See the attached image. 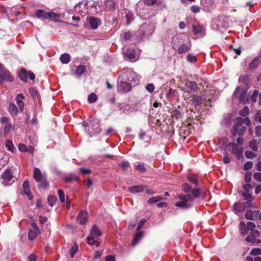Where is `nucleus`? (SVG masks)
Segmentation results:
<instances>
[{"label":"nucleus","instance_id":"nucleus-10","mask_svg":"<svg viewBox=\"0 0 261 261\" xmlns=\"http://www.w3.org/2000/svg\"><path fill=\"white\" fill-rule=\"evenodd\" d=\"M202 10L206 12H211L214 9L213 0H201Z\"/></svg>","mask_w":261,"mask_h":261},{"label":"nucleus","instance_id":"nucleus-55","mask_svg":"<svg viewBox=\"0 0 261 261\" xmlns=\"http://www.w3.org/2000/svg\"><path fill=\"white\" fill-rule=\"evenodd\" d=\"M29 92L33 97H35L38 94L37 90L33 87H31L29 89Z\"/></svg>","mask_w":261,"mask_h":261},{"label":"nucleus","instance_id":"nucleus-28","mask_svg":"<svg viewBox=\"0 0 261 261\" xmlns=\"http://www.w3.org/2000/svg\"><path fill=\"white\" fill-rule=\"evenodd\" d=\"M86 68L85 66L81 65L77 67L75 69V73L77 75H81L84 73L86 71Z\"/></svg>","mask_w":261,"mask_h":261},{"label":"nucleus","instance_id":"nucleus-21","mask_svg":"<svg viewBox=\"0 0 261 261\" xmlns=\"http://www.w3.org/2000/svg\"><path fill=\"white\" fill-rule=\"evenodd\" d=\"M9 111L11 115H17L18 113V108L16 106L13 102L9 103Z\"/></svg>","mask_w":261,"mask_h":261},{"label":"nucleus","instance_id":"nucleus-44","mask_svg":"<svg viewBox=\"0 0 261 261\" xmlns=\"http://www.w3.org/2000/svg\"><path fill=\"white\" fill-rule=\"evenodd\" d=\"M78 246L77 244L75 243L74 245L71 247L70 250V253L71 256L73 257L74 255V254L77 252L78 250Z\"/></svg>","mask_w":261,"mask_h":261},{"label":"nucleus","instance_id":"nucleus-9","mask_svg":"<svg viewBox=\"0 0 261 261\" xmlns=\"http://www.w3.org/2000/svg\"><path fill=\"white\" fill-rule=\"evenodd\" d=\"M101 234V231L98 229V227L96 225H94L90 230V236L86 238L87 242H90L92 239L100 237Z\"/></svg>","mask_w":261,"mask_h":261},{"label":"nucleus","instance_id":"nucleus-63","mask_svg":"<svg viewBox=\"0 0 261 261\" xmlns=\"http://www.w3.org/2000/svg\"><path fill=\"white\" fill-rule=\"evenodd\" d=\"M144 2L148 6H153L156 3V0H144Z\"/></svg>","mask_w":261,"mask_h":261},{"label":"nucleus","instance_id":"nucleus-34","mask_svg":"<svg viewBox=\"0 0 261 261\" xmlns=\"http://www.w3.org/2000/svg\"><path fill=\"white\" fill-rule=\"evenodd\" d=\"M188 180L192 184L197 186L198 185V181L195 175H189L188 176Z\"/></svg>","mask_w":261,"mask_h":261},{"label":"nucleus","instance_id":"nucleus-50","mask_svg":"<svg viewBox=\"0 0 261 261\" xmlns=\"http://www.w3.org/2000/svg\"><path fill=\"white\" fill-rule=\"evenodd\" d=\"M22 187H23L24 192L25 191H27L28 190H30V184H29V181H28V180L24 181L22 184Z\"/></svg>","mask_w":261,"mask_h":261},{"label":"nucleus","instance_id":"nucleus-59","mask_svg":"<svg viewBox=\"0 0 261 261\" xmlns=\"http://www.w3.org/2000/svg\"><path fill=\"white\" fill-rule=\"evenodd\" d=\"M18 149L20 151L26 152L27 151V146L23 144H19Z\"/></svg>","mask_w":261,"mask_h":261},{"label":"nucleus","instance_id":"nucleus-60","mask_svg":"<svg viewBox=\"0 0 261 261\" xmlns=\"http://www.w3.org/2000/svg\"><path fill=\"white\" fill-rule=\"evenodd\" d=\"M255 133L257 137L261 136V126H257L255 129Z\"/></svg>","mask_w":261,"mask_h":261},{"label":"nucleus","instance_id":"nucleus-62","mask_svg":"<svg viewBox=\"0 0 261 261\" xmlns=\"http://www.w3.org/2000/svg\"><path fill=\"white\" fill-rule=\"evenodd\" d=\"M247 227L249 230H253L254 228L255 227V225L252 222H249L247 224Z\"/></svg>","mask_w":261,"mask_h":261},{"label":"nucleus","instance_id":"nucleus-45","mask_svg":"<svg viewBox=\"0 0 261 261\" xmlns=\"http://www.w3.org/2000/svg\"><path fill=\"white\" fill-rule=\"evenodd\" d=\"M243 197L246 200H249L250 201L253 200L254 199V197L253 196L249 193V192H244L242 194Z\"/></svg>","mask_w":261,"mask_h":261},{"label":"nucleus","instance_id":"nucleus-4","mask_svg":"<svg viewBox=\"0 0 261 261\" xmlns=\"http://www.w3.org/2000/svg\"><path fill=\"white\" fill-rule=\"evenodd\" d=\"M36 16L41 19H49L55 22L59 21L58 18L60 17V14L54 13L53 12H46L42 10H37L36 11Z\"/></svg>","mask_w":261,"mask_h":261},{"label":"nucleus","instance_id":"nucleus-42","mask_svg":"<svg viewBox=\"0 0 261 261\" xmlns=\"http://www.w3.org/2000/svg\"><path fill=\"white\" fill-rule=\"evenodd\" d=\"M58 194L60 201L61 202H64L65 201V195H64V191L61 189H59L58 191Z\"/></svg>","mask_w":261,"mask_h":261},{"label":"nucleus","instance_id":"nucleus-25","mask_svg":"<svg viewBox=\"0 0 261 261\" xmlns=\"http://www.w3.org/2000/svg\"><path fill=\"white\" fill-rule=\"evenodd\" d=\"M192 102L195 106L200 105L202 102V99L199 95H194L192 97Z\"/></svg>","mask_w":261,"mask_h":261},{"label":"nucleus","instance_id":"nucleus-39","mask_svg":"<svg viewBox=\"0 0 261 261\" xmlns=\"http://www.w3.org/2000/svg\"><path fill=\"white\" fill-rule=\"evenodd\" d=\"M56 197L53 195H49L47 198V202L49 205L53 206L56 201Z\"/></svg>","mask_w":261,"mask_h":261},{"label":"nucleus","instance_id":"nucleus-14","mask_svg":"<svg viewBox=\"0 0 261 261\" xmlns=\"http://www.w3.org/2000/svg\"><path fill=\"white\" fill-rule=\"evenodd\" d=\"M191 47V45L190 42L187 43H182L180 45L177 51L178 54H181L188 52Z\"/></svg>","mask_w":261,"mask_h":261},{"label":"nucleus","instance_id":"nucleus-53","mask_svg":"<svg viewBox=\"0 0 261 261\" xmlns=\"http://www.w3.org/2000/svg\"><path fill=\"white\" fill-rule=\"evenodd\" d=\"M128 80L129 82L134 81L135 83L138 82V80L136 77V76H135V75L134 73H129V76H128Z\"/></svg>","mask_w":261,"mask_h":261},{"label":"nucleus","instance_id":"nucleus-23","mask_svg":"<svg viewBox=\"0 0 261 261\" xmlns=\"http://www.w3.org/2000/svg\"><path fill=\"white\" fill-rule=\"evenodd\" d=\"M60 61L63 64H67L70 61V56L68 54H63L60 57Z\"/></svg>","mask_w":261,"mask_h":261},{"label":"nucleus","instance_id":"nucleus-48","mask_svg":"<svg viewBox=\"0 0 261 261\" xmlns=\"http://www.w3.org/2000/svg\"><path fill=\"white\" fill-rule=\"evenodd\" d=\"M253 162L251 161L247 162L244 166V170L248 171L251 169L253 166Z\"/></svg>","mask_w":261,"mask_h":261},{"label":"nucleus","instance_id":"nucleus-49","mask_svg":"<svg viewBox=\"0 0 261 261\" xmlns=\"http://www.w3.org/2000/svg\"><path fill=\"white\" fill-rule=\"evenodd\" d=\"M119 166L122 168L123 170H126L129 166V163L127 161H123L121 164H119Z\"/></svg>","mask_w":261,"mask_h":261},{"label":"nucleus","instance_id":"nucleus-38","mask_svg":"<svg viewBox=\"0 0 261 261\" xmlns=\"http://www.w3.org/2000/svg\"><path fill=\"white\" fill-rule=\"evenodd\" d=\"M92 127L94 132L93 134H99L101 132V128H99L98 122L92 124Z\"/></svg>","mask_w":261,"mask_h":261},{"label":"nucleus","instance_id":"nucleus-7","mask_svg":"<svg viewBox=\"0 0 261 261\" xmlns=\"http://www.w3.org/2000/svg\"><path fill=\"white\" fill-rule=\"evenodd\" d=\"M233 97L238 98L240 102L246 103L248 101L247 95V90L242 89L240 87H237L233 94Z\"/></svg>","mask_w":261,"mask_h":261},{"label":"nucleus","instance_id":"nucleus-8","mask_svg":"<svg viewBox=\"0 0 261 261\" xmlns=\"http://www.w3.org/2000/svg\"><path fill=\"white\" fill-rule=\"evenodd\" d=\"M0 74L1 75L3 82L4 81L12 82L14 80L13 76L11 74L10 72L5 68H2V65L0 64Z\"/></svg>","mask_w":261,"mask_h":261},{"label":"nucleus","instance_id":"nucleus-47","mask_svg":"<svg viewBox=\"0 0 261 261\" xmlns=\"http://www.w3.org/2000/svg\"><path fill=\"white\" fill-rule=\"evenodd\" d=\"M250 254L253 255L261 254V249L259 248H253L251 250Z\"/></svg>","mask_w":261,"mask_h":261},{"label":"nucleus","instance_id":"nucleus-36","mask_svg":"<svg viewBox=\"0 0 261 261\" xmlns=\"http://www.w3.org/2000/svg\"><path fill=\"white\" fill-rule=\"evenodd\" d=\"M249 113V110L247 107H245L239 112V115L242 117L247 116Z\"/></svg>","mask_w":261,"mask_h":261},{"label":"nucleus","instance_id":"nucleus-54","mask_svg":"<svg viewBox=\"0 0 261 261\" xmlns=\"http://www.w3.org/2000/svg\"><path fill=\"white\" fill-rule=\"evenodd\" d=\"M146 89L149 92L152 93L154 90V86L152 84H149L146 86Z\"/></svg>","mask_w":261,"mask_h":261},{"label":"nucleus","instance_id":"nucleus-40","mask_svg":"<svg viewBox=\"0 0 261 261\" xmlns=\"http://www.w3.org/2000/svg\"><path fill=\"white\" fill-rule=\"evenodd\" d=\"M97 95L94 93L90 94L89 95L88 98V101L90 103L95 102L97 100Z\"/></svg>","mask_w":261,"mask_h":261},{"label":"nucleus","instance_id":"nucleus-18","mask_svg":"<svg viewBox=\"0 0 261 261\" xmlns=\"http://www.w3.org/2000/svg\"><path fill=\"white\" fill-rule=\"evenodd\" d=\"M131 85L125 82H121L119 84V88L124 92H128L131 90Z\"/></svg>","mask_w":261,"mask_h":261},{"label":"nucleus","instance_id":"nucleus-56","mask_svg":"<svg viewBox=\"0 0 261 261\" xmlns=\"http://www.w3.org/2000/svg\"><path fill=\"white\" fill-rule=\"evenodd\" d=\"M146 222V220L144 219H141L138 223L137 230L138 231L140 229Z\"/></svg>","mask_w":261,"mask_h":261},{"label":"nucleus","instance_id":"nucleus-13","mask_svg":"<svg viewBox=\"0 0 261 261\" xmlns=\"http://www.w3.org/2000/svg\"><path fill=\"white\" fill-rule=\"evenodd\" d=\"M259 213V210H247L245 215V218L249 220H254Z\"/></svg>","mask_w":261,"mask_h":261},{"label":"nucleus","instance_id":"nucleus-19","mask_svg":"<svg viewBox=\"0 0 261 261\" xmlns=\"http://www.w3.org/2000/svg\"><path fill=\"white\" fill-rule=\"evenodd\" d=\"M28 71L22 68L19 72V77L20 79L24 82H27V79L28 77Z\"/></svg>","mask_w":261,"mask_h":261},{"label":"nucleus","instance_id":"nucleus-16","mask_svg":"<svg viewBox=\"0 0 261 261\" xmlns=\"http://www.w3.org/2000/svg\"><path fill=\"white\" fill-rule=\"evenodd\" d=\"M40 233L39 229H30L28 232V238L31 241L35 239L38 235Z\"/></svg>","mask_w":261,"mask_h":261},{"label":"nucleus","instance_id":"nucleus-32","mask_svg":"<svg viewBox=\"0 0 261 261\" xmlns=\"http://www.w3.org/2000/svg\"><path fill=\"white\" fill-rule=\"evenodd\" d=\"M134 169L141 172H145L147 170L146 168L144 166L143 164H139L134 165Z\"/></svg>","mask_w":261,"mask_h":261},{"label":"nucleus","instance_id":"nucleus-12","mask_svg":"<svg viewBox=\"0 0 261 261\" xmlns=\"http://www.w3.org/2000/svg\"><path fill=\"white\" fill-rule=\"evenodd\" d=\"M89 24L92 29H97L101 24V20L95 17H90L89 18Z\"/></svg>","mask_w":261,"mask_h":261},{"label":"nucleus","instance_id":"nucleus-46","mask_svg":"<svg viewBox=\"0 0 261 261\" xmlns=\"http://www.w3.org/2000/svg\"><path fill=\"white\" fill-rule=\"evenodd\" d=\"M79 180L78 176L76 175H71L65 178L66 182H69L73 181H77Z\"/></svg>","mask_w":261,"mask_h":261},{"label":"nucleus","instance_id":"nucleus-30","mask_svg":"<svg viewBox=\"0 0 261 261\" xmlns=\"http://www.w3.org/2000/svg\"><path fill=\"white\" fill-rule=\"evenodd\" d=\"M259 63L258 58H256L253 60V61L250 64V69L251 70H254L256 69L258 66Z\"/></svg>","mask_w":261,"mask_h":261},{"label":"nucleus","instance_id":"nucleus-15","mask_svg":"<svg viewBox=\"0 0 261 261\" xmlns=\"http://www.w3.org/2000/svg\"><path fill=\"white\" fill-rule=\"evenodd\" d=\"M145 188V186L143 185L133 186L128 188V191L133 194L140 193L142 192Z\"/></svg>","mask_w":261,"mask_h":261},{"label":"nucleus","instance_id":"nucleus-17","mask_svg":"<svg viewBox=\"0 0 261 261\" xmlns=\"http://www.w3.org/2000/svg\"><path fill=\"white\" fill-rule=\"evenodd\" d=\"M186 86L189 89V91L190 92H194L198 89L197 85L195 82H188L186 84Z\"/></svg>","mask_w":261,"mask_h":261},{"label":"nucleus","instance_id":"nucleus-37","mask_svg":"<svg viewBox=\"0 0 261 261\" xmlns=\"http://www.w3.org/2000/svg\"><path fill=\"white\" fill-rule=\"evenodd\" d=\"M245 155L247 159H253L257 156V154L252 151L246 150Z\"/></svg>","mask_w":261,"mask_h":261},{"label":"nucleus","instance_id":"nucleus-24","mask_svg":"<svg viewBox=\"0 0 261 261\" xmlns=\"http://www.w3.org/2000/svg\"><path fill=\"white\" fill-rule=\"evenodd\" d=\"M233 207L234 210L237 212H243L245 211L243 203L236 202L234 203Z\"/></svg>","mask_w":261,"mask_h":261},{"label":"nucleus","instance_id":"nucleus-33","mask_svg":"<svg viewBox=\"0 0 261 261\" xmlns=\"http://www.w3.org/2000/svg\"><path fill=\"white\" fill-rule=\"evenodd\" d=\"M163 199V197L161 196H157L155 197H152L149 198L148 200V203L149 204H152L156 203Z\"/></svg>","mask_w":261,"mask_h":261},{"label":"nucleus","instance_id":"nucleus-52","mask_svg":"<svg viewBox=\"0 0 261 261\" xmlns=\"http://www.w3.org/2000/svg\"><path fill=\"white\" fill-rule=\"evenodd\" d=\"M190 10L194 13H199L200 12V8L198 6L193 5L190 7Z\"/></svg>","mask_w":261,"mask_h":261},{"label":"nucleus","instance_id":"nucleus-58","mask_svg":"<svg viewBox=\"0 0 261 261\" xmlns=\"http://www.w3.org/2000/svg\"><path fill=\"white\" fill-rule=\"evenodd\" d=\"M242 82L243 84L247 85L249 82V76L247 74L243 77Z\"/></svg>","mask_w":261,"mask_h":261},{"label":"nucleus","instance_id":"nucleus-27","mask_svg":"<svg viewBox=\"0 0 261 261\" xmlns=\"http://www.w3.org/2000/svg\"><path fill=\"white\" fill-rule=\"evenodd\" d=\"M240 229L241 231V233L242 235L245 236L248 232V230H249L246 224L244 222H241L240 224Z\"/></svg>","mask_w":261,"mask_h":261},{"label":"nucleus","instance_id":"nucleus-31","mask_svg":"<svg viewBox=\"0 0 261 261\" xmlns=\"http://www.w3.org/2000/svg\"><path fill=\"white\" fill-rule=\"evenodd\" d=\"M249 146L253 151H256L257 150L256 140L255 139H252L249 143Z\"/></svg>","mask_w":261,"mask_h":261},{"label":"nucleus","instance_id":"nucleus-41","mask_svg":"<svg viewBox=\"0 0 261 261\" xmlns=\"http://www.w3.org/2000/svg\"><path fill=\"white\" fill-rule=\"evenodd\" d=\"M259 94V91L257 90H254L251 96L250 99L252 102H255L256 101V98Z\"/></svg>","mask_w":261,"mask_h":261},{"label":"nucleus","instance_id":"nucleus-57","mask_svg":"<svg viewBox=\"0 0 261 261\" xmlns=\"http://www.w3.org/2000/svg\"><path fill=\"white\" fill-rule=\"evenodd\" d=\"M187 60L190 62H195L196 61L195 56H192L191 54H188L187 56Z\"/></svg>","mask_w":261,"mask_h":261},{"label":"nucleus","instance_id":"nucleus-43","mask_svg":"<svg viewBox=\"0 0 261 261\" xmlns=\"http://www.w3.org/2000/svg\"><path fill=\"white\" fill-rule=\"evenodd\" d=\"M246 241L248 242H251L252 244H254L256 243V240L253 234H250L247 237H246Z\"/></svg>","mask_w":261,"mask_h":261},{"label":"nucleus","instance_id":"nucleus-29","mask_svg":"<svg viewBox=\"0 0 261 261\" xmlns=\"http://www.w3.org/2000/svg\"><path fill=\"white\" fill-rule=\"evenodd\" d=\"M125 56L129 59H134L136 56L135 51L132 49H128L125 52Z\"/></svg>","mask_w":261,"mask_h":261},{"label":"nucleus","instance_id":"nucleus-5","mask_svg":"<svg viewBox=\"0 0 261 261\" xmlns=\"http://www.w3.org/2000/svg\"><path fill=\"white\" fill-rule=\"evenodd\" d=\"M33 176L36 181L39 183L38 185L39 188L45 189L48 186L46 175L42 174L39 168H34Z\"/></svg>","mask_w":261,"mask_h":261},{"label":"nucleus","instance_id":"nucleus-20","mask_svg":"<svg viewBox=\"0 0 261 261\" xmlns=\"http://www.w3.org/2000/svg\"><path fill=\"white\" fill-rule=\"evenodd\" d=\"M143 237V232L142 231L136 233L132 240V244L133 246H135L141 239Z\"/></svg>","mask_w":261,"mask_h":261},{"label":"nucleus","instance_id":"nucleus-64","mask_svg":"<svg viewBox=\"0 0 261 261\" xmlns=\"http://www.w3.org/2000/svg\"><path fill=\"white\" fill-rule=\"evenodd\" d=\"M253 178L259 181H261V173L256 172L253 175Z\"/></svg>","mask_w":261,"mask_h":261},{"label":"nucleus","instance_id":"nucleus-61","mask_svg":"<svg viewBox=\"0 0 261 261\" xmlns=\"http://www.w3.org/2000/svg\"><path fill=\"white\" fill-rule=\"evenodd\" d=\"M252 174L250 172H247L245 174V180L247 183H249L251 180Z\"/></svg>","mask_w":261,"mask_h":261},{"label":"nucleus","instance_id":"nucleus-22","mask_svg":"<svg viewBox=\"0 0 261 261\" xmlns=\"http://www.w3.org/2000/svg\"><path fill=\"white\" fill-rule=\"evenodd\" d=\"M229 146H231V152L233 154H236L238 159H240V156L238 153L239 152L238 149V145L236 143H231L229 144Z\"/></svg>","mask_w":261,"mask_h":261},{"label":"nucleus","instance_id":"nucleus-2","mask_svg":"<svg viewBox=\"0 0 261 261\" xmlns=\"http://www.w3.org/2000/svg\"><path fill=\"white\" fill-rule=\"evenodd\" d=\"M243 124H245L246 125H250L251 121L248 117L242 118V117H238L235 119V123L232 126L231 130V134L233 136H235L237 134L241 136L244 134L247 127L245 125L242 126Z\"/></svg>","mask_w":261,"mask_h":261},{"label":"nucleus","instance_id":"nucleus-51","mask_svg":"<svg viewBox=\"0 0 261 261\" xmlns=\"http://www.w3.org/2000/svg\"><path fill=\"white\" fill-rule=\"evenodd\" d=\"M172 116L176 119H179V118H180L181 117L182 113L180 111H179L175 110Z\"/></svg>","mask_w":261,"mask_h":261},{"label":"nucleus","instance_id":"nucleus-26","mask_svg":"<svg viewBox=\"0 0 261 261\" xmlns=\"http://www.w3.org/2000/svg\"><path fill=\"white\" fill-rule=\"evenodd\" d=\"M203 27L199 24L193 25V32L194 35H197L202 31Z\"/></svg>","mask_w":261,"mask_h":261},{"label":"nucleus","instance_id":"nucleus-11","mask_svg":"<svg viewBox=\"0 0 261 261\" xmlns=\"http://www.w3.org/2000/svg\"><path fill=\"white\" fill-rule=\"evenodd\" d=\"M88 218V214L86 211L82 210L80 211L77 216V221L82 225H84L86 223Z\"/></svg>","mask_w":261,"mask_h":261},{"label":"nucleus","instance_id":"nucleus-1","mask_svg":"<svg viewBox=\"0 0 261 261\" xmlns=\"http://www.w3.org/2000/svg\"><path fill=\"white\" fill-rule=\"evenodd\" d=\"M182 190L187 193V195H179L178 198L181 201L176 202L175 205L177 207L188 209L192 207L193 200L199 197L200 191L199 188L192 189L191 187L187 183H184L182 185Z\"/></svg>","mask_w":261,"mask_h":261},{"label":"nucleus","instance_id":"nucleus-6","mask_svg":"<svg viewBox=\"0 0 261 261\" xmlns=\"http://www.w3.org/2000/svg\"><path fill=\"white\" fill-rule=\"evenodd\" d=\"M14 176L13 172L10 169H6L1 175V180L4 186H9L14 182Z\"/></svg>","mask_w":261,"mask_h":261},{"label":"nucleus","instance_id":"nucleus-35","mask_svg":"<svg viewBox=\"0 0 261 261\" xmlns=\"http://www.w3.org/2000/svg\"><path fill=\"white\" fill-rule=\"evenodd\" d=\"M6 147L7 148L8 150L10 151L13 152L14 149V145L13 144L12 141L10 140H7L6 144Z\"/></svg>","mask_w":261,"mask_h":261},{"label":"nucleus","instance_id":"nucleus-3","mask_svg":"<svg viewBox=\"0 0 261 261\" xmlns=\"http://www.w3.org/2000/svg\"><path fill=\"white\" fill-rule=\"evenodd\" d=\"M101 3L103 5H98L97 3L94 2L91 6L92 8L95 9V12L97 13L99 12L98 10H99V12L102 11L114 12L116 9L117 5L114 0H103V2L101 1Z\"/></svg>","mask_w":261,"mask_h":261}]
</instances>
